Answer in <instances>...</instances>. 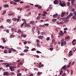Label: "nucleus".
Instances as JSON below:
<instances>
[{
    "instance_id": "15",
    "label": "nucleus",
    "mask_w": 76,
    "mask_h": 76,
    "mask_svg": "<svg viewBox=\"0 0 76 76\" xmlns=\"http://www.w3.org/2000/svg\"><path fill=\"white\" fill-rule=\"evenodd\" d=\"M43 14L42 15L43 16H46V14H47V13L46 12H43Z\"/></svg>"
},
{
    "instance_id": "27",
    "label": "nucleus",
    "mask_w": 76,
    "mask_h": 76,
    "mask_svg": "<svg viewBox=\"0 0 76 76\" xmlns=\"http://www.w3.org/2000/svg\"><path fill=\"white\" fill-rule=\"evenodd\" d=\"M2 41L3 42H4H4H6V40L4 39V38H2Z\"/></svg>"
},
{
    "instance_id": "43",
    "label": "nucleus",
    "mask_w": 76,
    "mask_h": 76,
    "mask_svg": "<svg viewBox=\"0 0 76 76\" xmlns=\"http://www.w3.org/2000/svg\"><path fill=\"white\" fill-rule=\"evenodd\" d=\"M37 53H41V52L39 51V50H37L36 51Z\"/></svg>"
},
{
    "instance_id": "3",
    "label": "nucleus",
    "mask_w": 76,
    "mask_h": 76,
    "mask_svg": "<svg viewBox=\"0 0 76 76\" xmlns=\"http://www.w3.org/2000/svg\"><path fill=\"white\" fill-rule=\"evenodd\" d=\"M25 23L24 25L25 26H26V27H28V28H31V26L29 25V24L26 23Z\"/></svg>"
},
{
    "instance_id": "24",
    "label": "nucleus",
    "mask_w": 76,
    "mask_h": 76,
    "mask_svg": "<svg viewBox=\"0 0 76 76\" xmlns=\"http://www.w3.org/2000/svg\"><path fill=\"white\" fill-rule=\"evenodd\" d=\"M20 32H21V30H20V29H19L17 32L18 34H20Z\"/></svg>"
},
{
    "instance_id": "31",
    "label": "nucleus",
    "mask_w": 76,
    "mask_h": 76,
    "mask_svg": "<svg viewBox=\"0 0 76 76\" xmlns=\"http://www.w3.org/2000/svg\"><path fill=\"white\" fill-rule=\"evenodd\" d=\"M11 50H12V51H16V50L15 49H13L12 48H11L10 49Z\"/></svg>"
},
{
    "instance_id": "29",
    "label": "nucleus",
    "mask_w": 76,
    "mask_h": 76,
    "mask_svg": "<svg viewBox=\"0 0 76 76\" xmlns=\"http://www.w3.org/2000/svg\"><path fill=\"white\" fill-rule=\"evenodd\" d=\"M6 11L5 10H4L3 12V13H2V15H4L6 13Z\"/></svg>"
},
{
    "instance_id": "4",
    "label": "nucleus",
    "mask_w": 76,
    "mask_h": 76,
    "mask_svg": "<svg viewBox=\"0 0 76 76\" xmlns=\"http://www.w3.org/2000/svg\"><path fill=\"white\" fill-rule=\"evenodd\" d=\"M53 3L54 4H58L59 3V1L58 0H55L53 1Z\"/></svg>"
},
{
    "instance_id": "37",
    "label": "nucleus",
    "mask_w": 76,
    "mask_h": 76,
    "mask_svg": "<svg viewBox=\"0 0 76 76\" xmlns=\"http://www.w3.org/2000/svg\"><path fill=\"white\" fill-rule=\"evenodd\" d=\"M64 45V42H62L61 43V46H63Z\"/></svg>"
},
{
    "instance_id": "46",
    "label": "nucleus",
    "mask_w": 76,
    "mask_h": 76,
    "mask_svg": "<svg viewBox=\"0 0 76 76\" xmlns=\"http://www.w3.org/2000/svg\"><path fill=\"white\" fill-rule=\"evenodd\" d=\"M73 14L75 15V16H76V11H75L74 12V13H73Z\"/></svg>"
},
{
    "instance_id": "50",
    "label": "nucleus",
    "mask_w": 76,
    "mask_h": 76,
    "mask_svg": "<svg viewBox=\"0 0 76 76\" xmlns=\"http://www.w3.org/2000/svg\"><path fill=\"white\" fill-rule=\"evenodd\" d=\"M36 49H35V48H33V49H32L31 50V51H34V50H36Z\"/></svg>"
},
{
    "instance_id": "62",
    "label": "nucleus",
    "mask_w": 76,
    "mask_h": 76,
    "mask_svg": "<svg viewBox=\"0 0 76 76\" xmlns=\"http://www.w3.org/2000/svg\"><path fill=\"white\" fill-rule=\"evenodd\" d=\"M14 30V28H12L11 29L12 32H13V31Z\"/></svg>"
},
{
    "instance_id": "1",
    "label": "nucleus",
    "mask_w": 76,
    "mask_h": 76,
    "mask_svg": "<svg viewBox=\"0 0 76 76\" xmlns=\"http://www.w3.org/2000/svg\"><path fill=\"white\" fill-rule=\"evenodd\" d=\"M9 68L11 72H14L15 70V69L16 68V66H10Z\"/></svg>"
},
{
    "instance_id": "21",
    "label": "nucleus",
    "mask_w": 76,
    "mask_h": 76,
    "mask_svg": "<svg viewBox=\"0 0 76 76\" xmlns=\"http://www.w3.org/2000/svg\"><path fill=\"white\" fill-rule=\"evenodd\" d=\"M72 18L73 19H76V15H74L72 17Z\"/></svg>"
},
{
    "instance_id": "49",
    "label": "nucleus",
    "mask_w": 76,
    "mask_h": 76,
    "mask_svg": "<svg viewBox=\"0 0 76 76\" xmlns=\"http://www.w3.org/2000/svg\"><path fill=\"white\" fill-rule=\"evenodd\" d=\"M19 55H20V56H24V54L23 53H22L19 54Z\"/></svg>"
},
{
    "instance_id": "30",
    "label": "nucleus",
    "mask_w": 76,
    "mask_h": 76,
    "mask_svg": "<svg viewBox=\"0 0 76 76\" xmlns=\"http://www.w3.org/2000/svg\"><path fill=\"white\" fill-rule=\"evenodd\" d=\"M42 74V72H38L37 73V75H41V74Z\"/></svg>"
},
{
    "instance_id": "60",
    "label": "nucleus",
    "mask_w": 76,
    "mask_h": 76,
    "mask_svg": "<svg viewBox=\"0 0 76 76\" xmlns=\"http://www.w3.org/2000/svg\"><path fill=\"white\" fill-rule=\"evenodd\" d=\"M71 64H72V61H70V63H69V65L70 66L71 65Z\"/></svg>"
},
{
    "instance_id": "59",
    "label": "nucleus",
    "mask_w": 76,
    "mask_h": 76,
    "mask_svg": "<svg viewBox=\"0 0 76 76\" xmlns=\"http://www.w3.org/2000/svg\"><path fill=\"white\" fill-rule=\"evenodd\" d=\"M54 42H55V40L53 39L52 40V42L53 43H54Z\"/></svg>"
},
{
    "instance_id": "13",
    "label": "nucleus",
    "mask_w": 76,
    "mask_h": 76,
    "mask_svg": "<svg viewBox=\"0 0 76 76\" xmlns=\"http://www.w3.org/2000/svg\"><path fill=\"white\" fill-rule=\"evenodd\" d=\"M69 20L67 19H65L64 21V23H68V22H69Z\"/></svg>"
},
{
    "instance_id": "53",
    "label": "nucleus",
    "mask_w": 76,
    "mask_h": 76,
    "mask_svg": "<svg viewBox=\"0 0 76 76\" xmlns=\"http://www.w3.org/2000/svg\"><path fill=\"white\" fill-rule=\"evenodd\" d=\"M0 28H1L2 29H4V27H3V26H1L0 27Z\"/></svg>"
},
{
    "instance_id": "58",
    "label": "nucleus",
    "mask_w": 76,
    "mask_h": 76,
    "mask_svg": "<svg viewBox=\"0 0 76 76\" xmlns=\"http://www.w3.org/2000/svg\"><path fill=\"white\" fill-rule=\"evenodd\" d=\"M72 12H74L75 11V9L74 8L72 9L71 10Z\"/></svg>"
},
{
    "instance_id": "41",
    "label": "nucleus",
    "mask_w": 76,
    "mask_h": 76,
    "mask_svg": "<svg viewBox=\"0 0 76 76\" xmlns=\"http://www.w3.org/2000/svg\"><path fill=\"white\" fill-rule=\"evenodd\" d=\"M56 20H57V19H53L52 20V21H53V22H56Z\"/></svg>"
},
{
    "instance_id": "6",
    "label": "nucleus",
    "mask_w": 76,
    "mask_h": 76,
    "mask_svg": "<svg viewBox=\"0 0 76 76\" xmlns=\"http://www.w3.org/2000/svg\"><path fill=\"white\" fill-rule=\"evenodd\" d=\"M70 39V36H66V37H65V40H67V41L69 40Z\"/></svg>"
},
{
    "instance_id": "12",
    "label": "nucleus",
    "mask_w": 76,
    "mask_h": 76,
    "mask_svg": "<svg viewBox=\"0 0 76 76\" xmlns=\"http://www.w3.org/2000/svg\"><path fill=\"white\" fill-rule=\"evenodd\" d=\"M65 14H66V12H62V15H61V17H63Z\"/></svg>"
},
{
    "instance_id": "14",
    "label": "nucleus",
    "mask_w": 76,
    "mask_h": 76,
    "mask_svg": "<svg viewBox=\"0 0 76 76\" xmlns=\"http://www.w3.org/2000/svg\"><path fill=\"white\" fill-rule=\"evenodd\" d=\"M57 16H58V14H56L53 15V18H56Z\"/></svg>"
},
{
    "instance_id": "18",
    "label": "nucleus",
    "mask_w": 76,
    "mask_h": 76,
    "mask_svg": "<svg viewBox=\"0 0 76 76\" xmlns=\"http://www.w3.org/2000/svg\"><path fill=\"white\" fill-rule=\"evenodd\" d=\"M10 37L11 38H14V37H15V35L13 34H11L10 35Z\"/></svg>"
},
{
    "instance_id": "38",
    "label": "nucleus",
    "mask_w": 76,
    "mask_h": 76,
    "mask_svg": "<svg viewBox=\"0 0 76 76\" xmlns=\"http://www.w3.org/2000/svg\"><path fill=\"white\" fill-rule=\"evenodd\" d=\"M8 53H12V50H8Z\"/></svg>"
},
{
    "instance_id": "9",
    "label": "nucleus",
    "mask_w": 76,
    "mask_h": 76,
    "mask_svg": "<svg viewBox=\"0 0 76 76\" xmlns=\"http://www.w3.org/2000/svg\"><path fill=\"white\" fill-rule=\"evenodd\" d=\"M10 21H11V20L10 19H8L6 20V22L9 23H11V22H10Z\"/></svg>"
},
{
    "instance_id": "17",
    "label": "nucleus",
    "mask_w": 76,
    "mask_h": 76,
    "mask_svg": "<svg viewBox=\"0 0 76 76\" xmlns=\"http://www.w3.org/2000/svg\"><path fill=\"white\" fill-rule=\"evenodd\" d=\"M66 66L65 65L62 68V69H64V70H66Z\"/></svg>"
},
{
    "instance_id": "57",
    "label": "nucleus",
    "mask_w": 76,
    "mask_h": 76,
    "mask_svg": "<svg viewBox=\"0 0 76 76\" xmlns=\"http://www.w3.org/2000/svg\"><path fill=\"white\" fill-rule=\"evenodd\" d=\"M73 70H71V75H73Z\"/></svg>"
},
{
    "instance_id": "40",
    "label": "nucleus",
    "mask_w": 76,
    "mask_h": 76,
    "mask_svg": "<svg viewBox=\"0 0 76 76\" xmlns=\"http://www.w3.org/2000/svg\"><path fill=\"white\" fill-rule=\"evenodd\" d=\"M49 50H51V51H53V48H50Z\"/></svg>"
},
{
    "instance_id": "8",
    "label": "nucleus",
    "mask_w": 76,
    "mask_h": 76,
    "mask_svg": "<svg viewBox=\"0 0 76 76\" xmlns=\"http://www.w3.org/2000/svg\"><path fill=\"white\" fill-rule=\"evenodd\" d=\"M76 0H71V3H72V6H74L75 5H74V1H75Z\"/></svg>"
},
{
    "instance_id": "25",
    "label": "nucleus",
    "mask_w": 76,
    "mask_h": 76,
    "mask_svg": "<svg viewBox=\"0 0 76 76\" xmlns=\"http://www.w3.org/2000/svg\"><path fill=\"white\" fill-rule=\"evenodd\" d=\"M28 51V49H25L24 50L23 52H24V53H26V52Z\"/></svg>"
},
{
    "instance_id": "26",
    "label": "nucleus",
    "mask_w": 76,
    "mask_h": 76,
    "mask_svg": "<svg viewBox=\"0 0 76 76\" xmlns=\"http://www.w3.org/2000/svg\"><path fill=\"white\" fill-rule=\"evenodd\" d=\"M14 13H10V14H8V15L9 16H12V15H14Z\"/></svg>"
},
{
    "instance_id": "51",
    "label": "nucleus",
    "mask_w": 76,
    "mask_h": 76,
    "mask_svg": "<svg viewBox=\"0 0 76 76\" xmlns=\"http://www.w3.org/2000/svg\"><path fill=\"white\" fill-rule=\"evenodd\" d=\"M3 64L4 65V66H6V65H7V63H4Z\"/></svg>"
},
{
    "instance_id": "61",
    "label": "nucleus",
    "mask_w": 76,
    "mask_h": 76,
    "mask_svg": "<svg viewBox=\"0 0 76 76\" xmlns=\"http://www.w3.org/2000/svg\"><path fill=\"white\" fill-rule=\"evenodd\" d=\"M66 75V73H64L63 75L61 76H65Z\"/></svg>"
},
{
    "instance_id": "63",
    "label": "nucleus",
    "mask_w": 76,
    "mask_h": 76,
    "mask_svg": "<svg viewBox=\"0 0 76 76\" xmlns=\"http://www.w3.org/2000/svg\"><path fill=\"white\" fill-rule=\"evenodd\" d=\"M44 25H45V26H48L49 24H44Z\"/></svg>"
},
{
    "instance_id": "35",
    "label": "nucleus",
    "mask_w": 76,
    "mask_h": 76,
    "mask_svg": "<svg viewBox=\"0 0 76 76\" xmlns=\"http://www.w3.org/2000/svg\"><path fill=\"white\" fill-rule=\"evenodd\" d=\"M22 75V74L21 73H19L17 74V76H21Z\"/></svg>"
},
{
    "instance_id": "2",
    "label": "nucleus",
    "mask_w": 76,
    "mask_h": 76,
    "mask_svg": "<svg viewBox=\"0 0 76 76\" xmlns=\"http://www.w3.org/2000/svg\"><path fill=\"white\" fill-rule=\"evenodd\" d=\"M59 4L62 7H64V6H66L65 2L63 1H62L61 2V3H59Z\"/></svg>"
},
{
    "instance_id": "28",
    "label": "nucleus",
    "mask_w": 76,
    "mask_h": 76,
    "mask_svg": "<svg viewBox=\"0 0 76 76\" xmlns=\"http://www.w3.org/2000/svg\"><path fill=\"white\" fill-rule=\"evenodd\" d=\"M73 14L72 13H70V14L69 15V16H70V17H71V16H73Z\"/></svg>"
},
{
    "instance_id": "44",
    "label": "nucleus",
    "mask_w": 76,
    "mask_h": 76,
    "mask_svg": "<svg viewBox=\"0 0 76 76\" xmlns=\"http://www.w3.org/2000/svg\"><path fill=\"white\" fill-rule=\"evenodd\" d=\"M62 74H63V71H61L60 73V75H61Z\"/></svg>"
},
{
    "instance_id": "47",
    "label": "nucleus",
    "mask_w": 76,
    "mask_h": 76,
    "mask_svg": "<svg viewBox=\"0 0 76 76\" xmlns=\"http://www.w3.org/2000/svg\"><path fill=\"white\" fill-rule=\"evenodd\" d=\"M60 24H63V23H64V22L63 21L61 22L60 23Z\"/></svg>"
},
{
    "instance_id": "45",
    "label": "nucleus",
    "mask_w": 76,
    "mask_h": 76,
    "mask_svg": "<svg viewBox=\"0 0 76 76\" xmlns=\"http://www.w3.org/2000/svg\"><path fill=\"white\" fill-rule=\"evenodd\" d=\"M67 5L68 6H70V2H68L67 3Z\"/></svg>"
},
{
    "instance_id": "19",
    "label": "nucleus",
    "mask_w": 76,
    "mask_h": 76,
    "mask_svg": "<svg viewBox=\"0 0 76 76\" xmlns=\"http://www.w3.org/2000/svg\"><path fill=\"white\" fill-rule=\"evenodd\" d=\"M10 64H8V63H7V64L6 67H10Z\"/></svg>"
},
{
    "instance_id": "56",
    "label": "nucleus",
    "mask_w": 76,
    "mask_h": 76,
    "mask_svg": "<svg viewBox=\"0 0 76 76\" xmlns=\"http://www.w3.org/2000/svg\"><path fill=\"white\" fill-rule=\"evenodd\" d=\"M29 6H27L25 7V8H26V9H28V8H29Z\"/></svg>"
},
{
    "instance_id": "52",
    "label": "nucleus",
    "mask_w": 76,
    "mask_h": 76,
    "mask_svg": "<svg viewBox=\"0 0 76 76\" xmlns=\"http://www.w3.org/2000/svg\"><path fill=\"white\" fill-rule=\"evenodd\" d=\"M37 42L39 43V42H40V41L38 39H37L36 40Z\"/></svg>"
},
{
    "instance_id": "5",
    "label": "nucleus",
    "mask_w": 76,
    "mask_h": 76,
    "mask_svg": "<svg viewBox=\"0 0 76 76\" xmlns=\"http://www.w3.org/2000/svg\"><path fill=\"white\" fill-rule=\"evenodd\" d=\"M9 72H4L3 74L4 76H9Z\"/></svg>"
},
{
    "instance_id": "11",
    "label": "nucleus",
    "mask_w": 76,
    "mask_h": 76,
    "mask_svg": "<svg viewBox=\"0 0 76 76\" xmlns=\"http://www.w3.org/2000/svg\"><path fill=\"white\" fill-rule=\"evenodd\" d=\"M30 24H32V25H34V21H31L30 22Z\"/></svg>"
},
{
    "instance_id": "42",
    "label": "nucleus",
    "mask_w": 76,
    "mask_h": 76,
    "mask_svg": "<svg viewBox=\"0 0 76 76\" xmlns=\"http://www.w3.org/2000/svg\"><path fill=\"white\" fill-rule=\"evenodd\" d=\"M51 5H49V7L48 8V9H51Z\"/></svg>"
},
{
    "instance_id": "36",
    "label": "nucleus",
    "mask_w": 76,
    "mask_h": 76,
    "mask_svg": "<svg viewBox=\"0 0 76 76\" xmlns=\"http://www.w3.org/2000/svg\"><path fill=\"white\" fill-rule=\"evenodd\" d=\"M14 1L15 2H19V1H20V0H14Z\"/></svg>"
},
{
    "instance_id": "55",
    "label": "nucleus",
    "mask_w": 76,
    "mask_h": 76,
    "mask_svg": "<svg viewBox=\"0 0 76 76\" xmlns=\"http://www.w3.org/2000/svg\"><path fill=\"white\" fill-rule=\"evenodd\" d=\"M64 31H66V30H67L68 29H67V28H64Z\"/></svg>"
},
{
    "instance_id": "48",
    "label": "nucleus",
    "mask_w": 76,
    "mask_h": 76,
    "mask_svg": "<svg viewBox=\"0 0 76 76\" xmlns=\"http://www.w3.org/2000/svg\"><path fill=\"white\" fill-rule=\"evenodd\" d=\"M76 40L75 39H74L73 40V41H72V42H76Z\"/></svg>"
},
{
    "instance_id": "22",
    "label": "nucleus",
    "mask_w": 76,
    "mask_h": 76,
    "mask_svg": "<svg viewBox=\"0 0 76 76\" xmlns=\"http://www.w3.org/2000/svg\"><path fill=\"white\" fill-rule=\"evenodd\" d=\"M12 20L13 21H16L17 20V19H16V18H12Z\"/></svg>"
},
{
    "instance_id": "7",
    "label": "nucleus",
    "mask_w": 76,
    "mask_h": 76,
    "mask_svg": "<svg viewBox=\"0 0 76 76\" xmlns=\"http://www.w3.org/2000/svg\"><path fill=\"white\" fill-rule=\"evenodd\" d=\"M59 35L60 36H62V35H64V33L63 32V31H60V32L59 33Z\"/></svg>"
},
{
    "instance_id": "34",
    "label": "nucleus",
    "mask_w": 76,
    "mask_h": 76,
    "mask_svg": "<svg viewBox=\"0 0 76 76\" xmlns=\"http://www.w3.org/2000/svg\"><path fill=\"white\" fill-rule=\"evenodd\" d=\"M11 75H15V73L14 72H12L10 73Z\"/></svg>"
},
{
    "instance_id": "23",
    "label": "nucleus",
    "mask_w": 76,
    "mask_h": 76,
    "mask_svg": "<svg viewBox=\"0 0 76 76\" xmlns=\"http://www.w3.org/2000/svg\"><path fill=\"white\" fill-rule=\"evenodd\" d=\"M70 17L69 15H68L66 17H65L66 19H69L70 18Z\"/></svg>"
},
{
    "instance_id": "39",
    "label": "nucleus",
    "mask_w": 76,
    "mask_h": 76,
    "mask_svg": "<svg viewBox=\"0 0 76 76\" xmlns=\"http://www.w3.org/2000/svg\"><path fill=\"white\" fill-rule=\"evenodd\" d=\"M41 18V17L40 16H38L37 18V19L38 20V19H39Z\"/></svg>"
},
{
    "instance_id": "10",
    "label": "nucleus",
    "mask_w": 76,
    "mask_h": 76,
    "mask_svg": "<svg viewBox=\"0 0 76 76\" xmlns=\"http://www.w3.org/2000/svg\"><path fill=\"white\" fill-rule=\"evenodd\" d=\"M66 18H60V21H61V20H63V21H65V20H66Z\"/></svg>"
},
{
    "instance_id": "54",
    "label": "nucleus",
    "mask_w": 76,
    "mask_h": 76,
    "mask_svg": "<svg viewBox=\"0 0 76 76\" xmlns=\"http://www.w3.org/2000/svg\"><path fill=\"white\" fill-rule=\"evenodd\" d=\"M72 45H75L76 44V43L75 42L74 43V42H72Z\"/></svg>"
},
{
    "instance_id": "64",
    "label": "nucleus",
    "mask_w": 76,
    "mask_h": 76,
    "mask_svg": "<svg viewBox=\"0 0 76 76\" xmlns=\"http://www.w3.org/2000/svg\"><path fill=\"white\" fill-rule=\"evenodd\" d=\"M47 40L48 41V40H50V37H47Z\"/></svg>"
},
{
    "instance_id": "33",
    "label": "nucleus",
    "mask_w": 76,
    "mask_h": 76,
    "mask_svg": "<svg viewBox=\"0 0 76 76\" xmlns=\"http://www.w3.org/2000/svg\"><path fill=\"white\" fill-rule=\"evenodd\" d=\"M4 7H9V5L7 4H5L4 5Z\"/></svg>"
},
{
    "instance_id": "16",
    "label": "nucleus",
    "mask_w": 76,
    "mask_h": 76,
    "mask_svg": "<svg viewBox=\"0 0 76 76\" xmlns=\"http://www.w3.org/2000/svg\"><path fill=\"white\" fill-rule=\"evenodd\" d=\"M38 38L39 39H42L43 38V36H39L38 37Z\"/></svg>"
},
{
    "instance_id": "32",
    "label": "nucleus",
    "mask_w": 76,
    "mask_h": 76,
    "mask_svg": "<svg viewBox=\"0 0 76 76\" xmlns=\"http://www.w3.org/2000/svg\"><path fill=\"white\" fill-rule=\"evenodd\" d=\"M25 22H24L21 25V28H22L23 27V26L24 25V24L25 23Z\"/></svg>"
},
{
    "instance_id": "20",
    "label": "nucleus",
    "mask_w": 76,
    "mask_h": 76,
    "mask_svg": "<svg viewBox=\"0 0 76 76\" xmlns=\"http://www.w3.org/2000/svg\"><path fill=\"white\" fill-rule=\"evenodd\" d=\"M8 52V51L7 50H4V53H5V54H6Z\"/></svg>"
}]
</instances>
